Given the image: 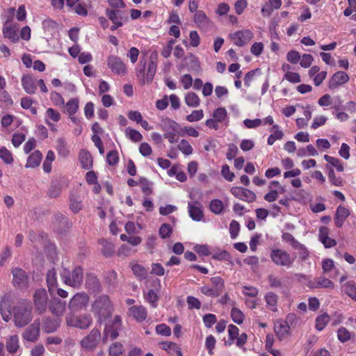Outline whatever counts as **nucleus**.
I'll return each mask as SVG.
<instances>
[{
  "label": "nucleus",
  "mask_w": 356,
  "mask_h": 356,
  "mask_svg": "<svg viewBox=\"0 0 356 356\" xmlns=\"http://www.w3.org/2000/svg\"><path fill=\"white\" fill-rule=\"evenodd\" d=\"M159 126L164 132L163 137L170 143H175L178 141L177 136H183L181 127L177 122L172 119L168 118L163 119Z\"/></svg>",
  "instance_id": "1"
},
{
  "label": "nucleus",
  "mask_w": 356,
  "mask_h": 356,
  "mask_svg": "<svg viewBox=\"0 0 356 356\" xmlns=\"http://www.w3.org/2000/svg\"><path fill=\"white\" fill-rule=\"evenodd\" d=\"M92 312L99 321L110 316L113 312V306L107 296L98 297L92 305Z\"/></svg>",
  "instance_id": "2"
},
{
  "label": "nucleus",
  "mask_w": 356,
  "mask_h": 356,
  "mask_svg": "<svg viewBox=\"0 0 356 356\" xmlns=\"http://www.w3.org/2000/svg\"><path fill=\"white\" fill-rule=\"evenodd\" d=\"M32 320L31 306L29 304L19 303L13 308V321L15 325L23 327Z\"/></svg>",
  "instance_id": "3"
},
{
  "label": "nucleus",
  "mask_w": 356,
  "mask_h": 356,
  "mask_svg": "<svg viewBox=\"0 0 356 356\" xmlns=\"http://www.w3.org/2000/svg\"><path fill=\"white\" fill-rule=\"evenodd\" d=\"M158 56V54L156 51H154L151 55V60L148 64V67L147 72H145V63L142 64L140 62L139 67L140 68L136 69V76L140 78L143 84L145 83H149L153 80V78L156 72V62L154 60H156Z\"/></svg>",
  "instance_id": "4"
},
{
  "label": "nucleus",
  "mask_w": 356,
  "mask_h": 356,
  "mask_svg": "<svg viewBox=\"0 0 356 356\" xmlns=\"http://www.w3.org/2000/svg\"><path fill=\"white\" fill-rule=\"evenodd\" d=\"M273 262L277 266L290 268L295 261V257H291L286 251L280 249H273L270 254Z\"/></svg>",
  "instance_id": "5"
},
{
  "label": "nucleus",
  "mask_w": 356,
  "mask_h": 356,
  "mask_svg": "<svg viewBox=\"0 0 356 356\" xmlns=\"http://www.w3.org/2000/svg\"><path fill=\"white\" fill-rule=\"evenodd\" d=\"M61 277L64 283L74 288L79 287L83 282V270L80 267H76L70 272L63 269Z\"/></svg>",
  "instance_id": "6"
},
{
  "label": "nucleus",
  "mask_w": 356,
  "mask_h": 356,
  "mask_svg": "<svg viewBox=\"0 0 356 356\" xmlns=\"http://www.w3.org/2000/svg\"><path fill=\"white\" fill-rule=\"evenodd\" d=\"M210 280L212 286H203L200 289L201 292L204 295L209 297H217L220 296L225 288L224 280L218 276L213 277Z\"/></svg>",
  "instance_id": "7"
},
{
  "label": "nucleus",
  "mask_w": 356,
  "mask_h": 356,
  "mask_svg": "<svg viewBox=\"0 0 356 356\" xmlns=\"http://www.w3.org/2000/svg\"><path fill=\"white\" fill-rule=\"evenodd\" d=\"M107 65L114 74L124 76L127 74V65L118 56L110 55L107 58Z\"/></svg>",
  "instance_id": "8"
},
{
  "label": "nucleus",
  "mask_w": 356,
  "mask_h": 356,
  "mask_svg": "<svg viewBox=\"0 0 356 356\" xmlns=\"http://www.w3.org/2000/svg\"><path fill=\"white\" fill-rule=\"evenodd\" d=\"M253 36L254 34L252 31L243 29L229 34V38L235 45L243 47L248 44L253 38Z\"/></svg>",
  "instance_id": "9"
},
{
  "label": "nucleus",
  "mask_w": 356,
  "mask_h": 356,
  "mask_svg": "<svg viewBox=\"0 0 356 356\" xmlns=\"http://www.w3.org/2000/svg\"><path fill=\"white\" fill-rule=\"evenodd\" d=\"M101 339V333L98 329L94 328L90 334L81 341V346L87 350H93Z\"/></svg>",
  "instance_id": "10"
},
{
  "label": "nucleus",
  "mask_w": 356,
  "mask_h": 356,
  "mask_svg": "<svg viewBox=\"0 0 356 356\" xmlns=\"http://www.w3.org/2000/svg\"><path fill=\"white\" fill-rule=\"evenodd\" d=\"M66 322L70 326L86 329L90 325L92 319L89 316H75L72 314H69L66 316Z\"/></svg>",
  "instance_id": "11"
},
{
  "label": "nucleus",
  "mask_w": 356,
  "mask_h": 356,
  "mask_svg": "<svg viewBox=\"0 0 356 356\" xmlns=\"http://www.w3.org/2000/svg\"><path fill=\"white\" fill-rule=\"evenodd\" d=\"M89 297L84 293L75 294L69 302V308L71 311H79L88 304Z\"/></svg>",
  "instance_id": "12"
},
{
  "label": "nucleus",
  "mask_w": 356,
  "mask_h": 356,
  "mask_svg": "<svg viewBox=\"0 0 356 356\" xmlns=\"http://www.w3.org/2000/svg\"><path fill=\"white\" fill-rule=\"evenodd\" d=\"M48 296L44 289H38L33 295V302L36 311L44 313L47 310Z\"/></svg>",
  "instance_id": "13"
},
{
  "label": "nucleus",
  "mask_w": 356,
  "mask_h": 356,
  "mask_svg": "<svg viewBox=\"0 0 356 356\" xmlns=\"http://www.w3.org/2000/svg\"><path fill=\"white\" fill-rule=\"evenodd\" d=\"M232 194L243 201L248 202H253L256 200V195L252 191L241 188V187H233L231 188Z\"/></svg>",
  "instance_id": "14"
},
{
  "label": "nucleus",
  "mask_w": 356,
  "mask_h": 356,
  "mask_svg": "<svg viewBox=\"0 0 356 356\" xmlns=\"http://www.w3.org/2000/svg\"><path fill=\"white\" fill-rule=\"evenodd\" d=\"M40 325L38 321H34L30 325L22 334L24 340L32 343L36 341L40 336Z\"/></svg>",
  "instance_id": "15"
},
{
  "label": "nucleus",
  "mask_w": 356,
  "mask_h": 356,
  "mask_svg": "<svg viewBox=\"0 0 356 356\" xmlns=\"http://www.w3.org/2000/svg\"><path fill=\"white\" fill-rule=\"evenodd\" d=\"M13 282L15 286L19 289H25L28 286V277L24 270L21 268H14L12 271Z\"/></svg>",
  "instance_id": "16"
},
{
  "label": "nucleus",
  "mask_w": 356,
  "mask_h": 356,
  "mask_svg": "<svg viewBox=\"0 0 356 356\" xmlns=\"http://www.w3.org/2000/svg\"><path fill=\"white\" fill-rule=\"evenodd\" d=\"M3 35L5 38L8 39L13 43H17L19 40L17 34V26L10 24L6 21L2 29Z\"/></svg>",
  "instance_id": "17"
},
{
  "label": "nucleus",
  "mask_w": 356,
  "mask_h": 356,
  "mask_svg": "<svg viewBox=\"0 0 356 356\" xmlns=\"http://www.w3.org/2000/svg\"><path fill=\"white\" fill-rule=\"evenodd\" d=\"M188 209L189 216L193 220L200 221L203 218V207L200 202H188Z\"/></svg>",
  "instance_id": "18"
},
{
  "label": "nucleus",
  "mask_w": 356,
  "mask_h": 356,
  "mask_svg": "<svg viewBox=\"0 0 356 356\" xmlns=\"http://www.w3.org/2000/svg\"><path fill=\"white\" fill-rule=\"evenodd\" d=\"M6 350L11 356H19L20 346L17 334L9 336L6 339Z\"/></svg>",
  "instance_id": "19"
},
{
  "label": "nucleus",
  "mask_w": 356,
  "mask_h": 356,
  "mask_svg": "<svg viewBox=\"0 0 356 356\" xmlns=\"http://www.w3.org/2000/svg\"><path fill=\"white\" fill-rule=\"evenodd\" d=\"M274 331L280 340H283L290 335V326L284 321H277L274 325Z\"/></svg>",
  "instance_id": "20"
},
{
  "label": "nucleus",
  "mask_w": 356,
  "mask_h": 356,
  "mask_svg": "<svg viewBox=\"0 0 356 356\" xmlns=\"http://www.w3.org/2000/svg\"><path fill=\"white\" fill-rule=\"evenodd\" d=\"M330 229L327 227H321L318 232V240L323 244L325 248H333L337 245V241L329 236Z\"/></svg>",
  "instance_id": "21"
},
{
  "label": "nucleus",
  "mask_w": 356,
  "mask_h": 356,
  "mask_svg": "<svg viewBox=\"0 0 356 356\" xmlns=\"http://www.w3.org/2000/svg\"><path fill=\"white\" fill-rule=\"evenodd\" d=\"M349 81V76L347 73L339 71L333 74L329 81L328 86L330 89H334L339 86L345 84Z\"/></svg>",
  "instance_id": "22"
},
{
  "label": "nucleus",
  "mask_w": 356,
  "mask_h": 356,
  "mask_svg": "<svg viewBox=\"0 0 356 356\" xmlns=\"http://www.w3.org/2000/svg\"><path fill=\"white\" fill-rule=\"evenodd\" d=\"M128 314L136 321L141 322L146 319L147 312L145 307L142 305L132 306L129 309Z\"/></svg>",
  "instance_id": "23"
},
{
  "label": "nucleus",
  "mask_w": 356,
  "mask_h": 356,
  "mask_svg": "<svg viewBox=\"0 0 356 356\" xmlns=\"http://www.w3.org/2000/svg\"><path fill=\"white\" fill-rule=\"evenodd\" d=\"M65 302L57 298H52L50 301L49 309L56 316H62L65 311Z\"/></svg>",
  "instance_id": "24"
},
{
  "label": "nucleus",
  "mask_w": 356,
  "mask_h": 356,
  "mask_svg": "<svg viewBox=\"0 0 356 356\" xmlns=\"http://www.w3.org/2000/svg\"><path fill=\"white\" fill-rule=\"evenodd\" d=\"M350 211L343 206H339L334 215V223L337 227H341L346 219L350 216Z\"/></svg>",
  "instance_id": "25"
},
{
  "label": "nucleus",
  "mask_w": 356,
  "mask_h": 356,
  "mask_svg": "<svg viewBox=\"0 0 356 356\" xmlns=\"http://www.w3.org/2000/svg\"><path fill=\"white\" fill-rule=\"evenodd\" d=\"M10 296L9 294H6L3 296L1 305H0V311L1 314L2 318L6 322H8L10 319Z\"/></svg>",
  "instance_id": "26"
},
{
  "label": "nucleus",
  "mask_w": 356,
  "mask_h": 356,
  "mask_svg": "<svg viewBox=\"0 0 356 356\" xmlns=\"http://www.w3.org/2000/svg\"><path fill=\"white\" fill-rule=\"evenodd\" d=\"M42 159V153L38 150L34 151L29 156L26 161V163L25 165V168H35L39 166L41 163Z\"/></svg>",
  "instance_id": "27"
},
{
  "label": "nucleus",
  "mask_w": 356,
  "mask_h": 356,
  "mask_svg": "<svg viewBox=\"0 0 356 356\" xmlns=\"http://www.w3.org/2000/svg\"><path fill=\"white\" fill-rule=\"evenodd\" d=\"M160 346L171 356H183L180 348L175 343L165 341L160 343Z\"/></svg>",
  "instance_id": "28"
},
{
  "label": "nucleus",
  "mask_w": 356,
  "mask_h": 356,
  "mask_svg": "<svg viewBox=\"0 0 356 356\" xmlns=\"http://www.w3.org/2000/svg\"><path fill=\"white\" fill-rule=\"evenodd\" d=\"M61 115L58 111L56 110L49 108L47 109L45 115H44V121L45 123L53 129V124L49 122V120L53 121L54 122H58L60 120Z\"/></svg>",
  "instance_id": "29"
},
{
  "label": "nucleus",
  "mask_w": 356,
  "mask_h": 356,
  "mask_svg": "<svg viewBox=\"0 0 356 356\" xmlns=\"http://www.w3.org/2000/svg\"><path fill=\"white\" fill-rule=\"evenodd\" d=\"M56 150L59 156L66 158L70 154L67 143L64 138H58L56 141Z\"/></svg>",
  "instance_id": "30"
},
{
  "label": "nucleus",
  "mask_w": 356,
  "mask_h": 356,
  "mask_svg": "<svg viewBox=\"0 0 356 356\" xmlns=\"http://www.w3.org/2000/svg\"><path fill=\"white\" fill-rule=\"evenodd\" d=\"M22 84L24 90L29 94H33L36 90V86L34 79L29 75L23 76L22 78Z\"/></svg>",
  "instance_id": "31"
},
{
  "label": "nucleus",
  "mask_w": 356,
  "mask_h": 356,
  "mask_svg": "<svg viewBox=\"0 0 356 356\" xmlns=\"http://www.w3.org/2000/svg\"><path fill=\"white\" fill-rule=\"evenodd\" d=\"M264 299L266 302L267 309L272 312H276L277 310L278 296L276 293L268 292L265 295Z\"/></svg>",
  "instance_id": "32"
},
{
  "label": "nucleus",
  "mask_w": 356,
  "mask_h": 356,
  "mask_svg": "<svg viewBox=\"0 0 356 356\" xmlns=\"http://www.w3.org/2000/svg\"><path fill=\"white\" fill-rule=\"evenodd\" d=\"M47 283L49 291L52 293L58 286L57 274L54 268L49 270L47 273Z\"/></svg>",
  "instance_id": "33"
},
{
  "label": "nucleus",
  "mask_w": 356,
  "mask_h": 356,
  "mask_svg": "<svg viewBox=\"0 0 356 356\" xmlns=\"http://www.w3.org/2000/svg\"><path fill=\"white\" fill-rule=\"evenodd\" d=\"M200 99L194 92H188L184 96V102L191 108H197L200 105Z\"/></svg>",
  "instance_id": "34"
},
{
  "label": "nucleus",
  "mask_w": 356,
  "mask_h": 356,
  "mask_svg": "<svg viewBox=\"0 0 356 356\" xmlns=\"http://www.w3.org/2000/svg\"><path fill=\"white\" fill-rule=\"evenodd\" d=\"M281 5V0H268V4L261 8V13L264 16H270L273 10L279 9Z\"/></svg>",
  "instance_id": "35"
},
{
  "label": "nucleus",
  "mask_w": 356,
  "mask_h": 356,
  "mask_svg": "<svg viewBox=\"0 0 356 356\" xmlns=\"http://www.w3.org/2000/svg\"><path fill=\"white\" fill-rule=\"evenodd\" d=\"M79 160L83 168L88 170L92 168V158L91 154L88 151L82 149L80 152Z\"/></svg>",
  "instance_id": "36"
},
{
  "label": "nucleus",
  "mask_w": 356,
  "mask_h": 356,
  "mask_svg": "<svg viewBox=\"0 0 356 356\" xmlns=\"http://www.w3.org/2000/svg\"><path fill=\"white\" fill-rule=\"evenodd\" d=\"M193 20H194V22L199 27L206 26L210 22V20L207 17L206 13L202 10H198L195 13L194 16H193Z\"/></svg>",
  "instance_id": "37"
},
{
  "label": "nucleus",
  "mask_w": 356,
  "mask_h": 356,
  "mask_svg": "<svg viewBox=\"0 0 356 356\" xmlns=\"http://www.w3.org/2000/svg\"><path fill=\"white\" fill-rule=\"evenodd\" d=\"M79 108V101L76 98L70 99L65 105V111L68 115H75Z\"/></svg>",
  "instance_id": "38"
},
{
  "label": "nucleus",
  "mask_w": 356,
  "mask_h": 356,
  "mask_svg": "<svg viewBox=\"0 0 356 356\" xmlns=\"http://www.w3.org/2000/svg\"><path fill=\"white\" fill-rule=\"evenodd\" d=\"M106 14L113 24L123 25V17L119 10L107 9L106 10Z\"/></svg>",
  "instance_id": "39"
},
{
  "label": "nucleus",
  "mask_w": 356,
  "mask_h": 356,
  "mask_svg": "<svg viewBox=\"0 0 356 356\" xmlns=\"http://www.w3.org/2000/svg\"><path fill=\"white\" fill-rule=\"evenodd\" d=\"M131 270L134 274L139 279V280H145L147 275V270L141 265L137 263H132L131 264Z\"/></svg>",
  "instance_id": "40"
},
{
  "label": "nucleus",
  "mask_w": 356,
  "mask_h": 356,
  "mask_svg": "<svg viewBox=\"0 0 356 356\" xmlns=\"http://www.w3.org/2000/svg\"><path fill=\"white\" fill-rule=\"evenodd\" d=\"M55 160V154L52 150H49L45 156L44 161L42 164L43 170L46 173H49L51 171L52 163Z\"/></svg>",
  "instance_id": "41"
},
{
  "label": "nucleus",
  "mask_w": 356,
  "mask_h": 356,
  "mask_svg": "<svg viewBox=\"0 0 356 356\" xmlns=\"http://www.w3.org/2000/svg\"><path fill=\"white\" fill-rule=\"evenodd\" d=\"M330 320V316L327 313L318 316L316 318V329L318 331L323 330L326 327Z\"/></svg>",
  "instance_id": "42"
},
{
  "label": "nucleus",
  "mask_w": 356,
  "mask_h": 356,
  "mask_svg": "<svg viewBox=\"0 0 356 356\" xmlns=\"http://www.w3.org/2000/svg\"><path fill=\"white\" fill-rule=\"evenodd\" d=\"M120 329H116L114 327L106 325L104 329L103 341L105 342L108 339L113 340L118 336V330Z\"/></svg>",
  "instance_id": "43"
},
{
  "label": "nucleus",
  "mask_w": 356,
  "mask_h": 356,
  "mask_svg": "<svg viewBox=\"0 0 356 356\" xmlns=\"http://www.w3.org/2000/svg\"><path fill=\"white\" fill-rule=\"evenodd\" d=\"M324 159L332 167L335 168L338 172H343L344 170L343 163L337 158L324 155Z\"/></svg>",
  "instance_id": "44"
},
{
  "label": "nucleus",
  "mask_w": 356,
  "mask_h": 356,
  "mask_svg": "<svg viewBox=\"0 0 356 356\" xmlns=\"http://www.w3.org/2000/svg\"><path fill=\"white\" fill-rule=\"evenodd\" d=\"M209 207L210 211L215 214H220L225 208L223 202L218 199L212 200Z\"/></svg>",
  "instance_id": "45"
},
{
  "label": "nucleus",
  "mask_w": 356,
  "mask_h": 356,
  "mask_svg": "<svg viewBox=\"0 0 356 356\" xmlns=\"http://www.w3.org/2000/svg\"><path fill=\"white\" fill-rule=\"evenodd\" d=\"M124 133L127 138H128L134 143L140 142L143 139L142 134L138 131L131 127H127L125 129Z\"/></svg>",
  "instance_id": "46"
},
{
  "label": "nucleus",
  "mask_w": 356,
  "mask_h": 356,
  "mask_svg": "<svg viewBox=\"0 0 356 356\" xmlns=\"http://www.w3.org/2000/svg\"><path fill=\"white\" fill-rule=\"evenodd\" d=\"M186 60H188L187 64L191 70L195 72L201 70L200 63L196 56L191 54L187 56Z\"/></svg>",
  "instance_id": "47"
},
{
  "label": "nucleus",
  "mask_w": 356,
  "mask_h": 356,
  "mask_svg": "<svg viewBox=\"0 0 356 356\" xmlns=\"http://www.w3.org/2000/svg\"><path fill=\"white\" fill-rule=\"evenodd\" d=\"M109 356H124V350L122 344L115 342L113 343L108 351Z\"/></svg>",
  "instance_id": "48"
},
{
  "label": "nucleus",
  "mask_w": 356,
  "mask_h": 356,
  "mask_svg": "<svg viewBox=\"0 0 356 356\" xmlns=\"http://www.w3.org/2000/svg\"><path fill=\"white\" fill-rule=\"evenodd\" d=\"M231 317L233 321L238 325L242 324L245 318L242 311L236 307L232 309Z\"/></svg>",
  "instance_id": "49"
},
{
  "label": "nucleus",
  "mask_w": 356,
  "mask_h": 356,
  "mask_svg": "<svg viewBox=\"0 0 356 356\" xmlns=\"http://www.w3.org/2000/svg\"><path fill=\"white\" fill-rule=\"evenodd\" d=\"M228 335L229 340L225 342V344L231 346L239 335V329L234 325H229L228 326Z\"/></svg>",
  "instance_id": "50"
},
{
  "label": "nucleus",
  "mask_w": 356,
  "mask_h": 356,
  "mask_svg": "<svg viewBox=\"0 0 356 356\" xmlns=\"http://www.w3.org/2000/svg\"><path fill=\"white\" fill-rule=\"evenodd\" d=\"M178 149L186 156L193 154V149L189 142L185 139H182L178 144Z\"/></svg>",
  "instance_id": "51"
},
{
  "label": "nucleus",
  "mask_w": 356,
  "mask_h": 356,
  "mask_svg": "<svg viewBox=\"0 0 356 356\" xmlns=\"http://www.w3.org/2000/svg\"><path fill=\"white\" fill-rule=\"evenodd\" d=\"M70 207L74 213L79 212L82 209V202L80 197L72 195L70 197Z\"/></svg>",
  "instance_id": "52"
},
{
  "label": "nucleus",
  "mask_w": 356,
  "mask_h": 356,
  "mask_svg": "<svg viewBox=\"0 0 356 356\" xmlns=\"http://www.w3.org/2000/svg\"><path fill=\"white\" fill-rule=\"evenodd\" d=\"M293 248L299 251L298 254L302 260L305 261L309 258L310 252L303 244L295 243V247Z\"/></svg>",
  "instance_id": "53"
},
{
  "label": "nucleus",
  "mask_w": 356,
  "mask_h": 356,
  "mask_svg": "<svg viewBox=\"0 0 356 356\" xmlns=\"http://www.w3.org/2000/svg\"><path fill=\"white\" fill-rule=\"evenodd\" d=\"M204 118V112L202 109L194 110L191 114L186 116V120L190 122H197Z\"/></svg>",
  "instance_id": "54"
},
{
  "label": "nucleus",
  "mask_w": 356,
  "mask_h": 356,
  "mask_svg": "<svg viewBox=\"0 0 356 356\" xmlns=\"http://www.w3.org/2000/svg\"><path fill=\"white\" fill-rule=\"evenodd\" d=\"M145 300L150 303L152 307H156L159 299L157 293L152 289L149 290L147 293L144 295Z\"/></svg>",
  "instance_id": "55"
},
{
  "label": "nucleus",
  "mask_w": 356,
  "mask_h": 356,
  "mask_svg": "<svg viewBox=\"0 0 356 356\" xmlns=\"http://www.w3.org/2000/svg\"><path fill=\"white\" fill-rule=\"evenodd\" d=\"M216 338L213 335L210 334L206 337L205 348L207 349L208 353L209 355H211L213 354V350L216 347Z\"/></svg>",
  "instance_id": "56"
},
{
  "label": "nucleus",
  "mask_w": 356,
  "mask_h": 356,
  "mask_svg": "<svg viewBox=\"0 0 356 356\" xmlns=\"http://www.w3.org/2000/svg\"><path fill=\"white\" fill-rule=\"evenodd\" d=\"M227 115V111L225 108H218L213 111V117L218 122H223Z\"/></svg>",
  "instance_id": "57"
},
{
  "label": "nucleus",
  "mask_w": 356,
  "mask_h": 356,
  "mask_svg": "<svg viewBox=\"0 0 356 356\" xmlns=\"http://www.w3.org/2000/svg\"><path fill=\"white\" fill-rule=\"evenodd\" d=\"M212 258L218 261H226L232 263L231 256L226 250H221L214 253Z\"/></svg>",
  "instance_id": "58"
},
{
  "label": "nucleus",
  "mask_w": 356,
  "mask_h": 356,
  "mask_svg": "<svg viewBox=\"0 0 356 356\" xmlns=\"http://www.w3.org/2000/svg\"><path fill=\"white\" fill-rule=\"evenodd\" d=\"M50 99L54 104V105L56 106H63L65 104V101L61 95L57 92H51L50 94Z\"/></svg>",
  "instance_id": "59"
},
{
  "label": "nucleus",
  "mask_w": 356,
  "mask_h": 356,
  "mask_svg": "<svg viewBox=\"0 0 356 356\" xmlns=\"http://www.w3.org/2000/svg\"><path fill=\"white\" fill-rule=\"evenodd\" d=\"M0 158L7 164H10L13 161L12 154L5 147L0 149Z\"/></svg>",
  "instance_id": "60"
},
{
  "label": "nucleus",
  "mask_w": 356,
  "mask_h": 356,
  "mask_svg": "<svg viewBox=\"0 0 356 356\" xmlns=\"http://www.w3.org/2000/svg\"><path fill=\"white\" fill-rule=\"evenodd\" d=\"M284 79L292 83H298L301 81L300 74L293 72L285 73Z\"/></svg>",
  "instance_id": "61"
},
{
  "label": "nucleus",
  "mask_w": 356,
  "mask_h": 356,
  "mask_svg": "<svg viewBox=\"0 0 356 356\" xmlns=\"http://www.w3.org/2000/svg\"><path fill=\"white\" fill-rule=\"evenodd\" d=\"M301 56L300 53L296 50H291L286 54V60L292 63L296 64L300 61Z\"/></svg>",
  "instance_id": "62"
},
{
  "label": "nucleus",
  "mask_w": 356,
  "mask_h": 356,
  "mask_svg": "<svg viewBox=\"0 0 356 356\" xmlns=\"http://www.w3.org/2000/svg\"><path fill=\"white\" fill-rule=\"evenodd\" d=\"M264 44L261 42H254L250 47V52L256 56H260L264 51Z\"/></svg>",
  "instance_id": "63"
},
{
  "label": "nucleus",
  "mask_w": 356,
  "mask_h": 356,
  "mask_svg": "<svg viewBox=\"0 0 356 356\" xmlns=\"http://www.w3.org/2000/svg\"><path fill=\"white\" fill-rule=\"evenodd\" d=\"M300 66L304 68H308L311 66L314 58L311 54H304L300 58Z\"/></svg>",
  "instance_id": "64"
}]
</instances>
